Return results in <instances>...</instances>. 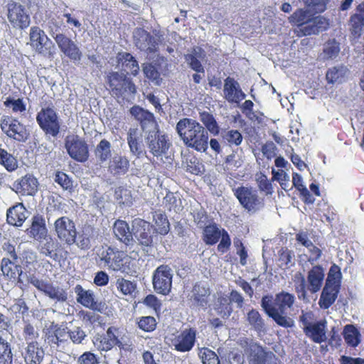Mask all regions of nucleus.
<instances>
[{"label": "nucleus", "instance_id": "nucleus-14", "mask_svg": "<svg viewBox=\"0 0 364 364\" xmlns=\"http://www.w3.org/2000/svg\"><path fill=\"white\" fill-rule=\"evenodd\" d=\"M7 18L14 28L24 30L31 23L30 15L24 6L11 1L6 5Z\"/></svg>", "mask_w": 364, "mask_h": 364}, {"label": "nucleus", "instance_id": "nucleus-27", "mask_svg": "<svg viewBox=\"0 0 364 364\" xmlns=\"http://www.w3.org/2000/svg\"><path fill=\"white\" fill-rule=\"evenodd\" d=\"M38 241V250L39 252L52 259L57 261L61 257L59 252L61 250V245L51 235H47Z\"/></svg>", "mask_w": 364, "mask_h": 364}, {"label": "nucleus", "instance_id": "nucleus-25", "mask_svg": "<svg viewBox=\"0 0 364 364\" xmlns=\"http://www.w3.org/2000/svg\"><path fill=\"white\" fill-rule=\"evenodd\" d=\"M54 39L65 56L74 62L81 60L82 52L70 38L63 33H58L54 37Z\"/></svg>", "mask_w": 364, "mask_h": 364}, {"label": "nucleus", "instance_id": "nucleus-28", "mask_svg": "<svg viewBox=\"0 0 364 364\" xmlns=\"http://www.w3.org/2000/svg\"><path fill=\"white\" fill-rule=\"evenodd\" d=\"M22 356L25 364H41L45 351L40 342L31 341L24 348Z\"/></svg>", "mask_w": 364, "mask_h": 364}, {"label": "nucleus", "instance_id": "nucleus-23", "mask_svg": "<svg viewBox=\"0 0 364 364\" xmlns=\"http://www.w3.org/2000/svg\"><path fill=\"white\" fill-rule=\"evenodd\" d=\"M210 294V287L201 282H198L192 288L190 300L194 306L206 309L209 306Z\"/></svg>", "mask_w": 364, "mask_h": 364}, {"label": "nucleus", "instance_id": "nucleus-47", "mask_svg": "<svg viewBox=\"0 0 364 364\" xmlns=\"http://www.w3.org/2000/svg\"><path fill=\"white\" fill-rule=\"evenodd\" d=\"M200 119L205 125V128L214 136L218 135L220 133V127L213 117V115L208 112L200 113Z\"/></svg>", "mask_w": 364, "mask_h": 364}, {"label": "nucleus", "instance_id": "nucleus-42", "mask_svg": "<svg viewBox=\"0 0 364 364\" xmlns=\"http://www.w3.org/2000/svg\"><path fill=\"white\" fill-rule=\"evenodd\" d=\"M4 106L14 114H23L26 111V103L23 97L16 99L9 96L4 101Z\"/></svg>", "mask_w": 364, "mask_h": 364}, {"label": "nucleus", "instance_id": "nucleus-49", "mask_svg": "<svg viewBox=\"0 0 364 364\" xmlns=\"http://www.w3.org/2000/svg\"><path fill=\"white\" fill-rule=\"evenodd\" d=\"M16 262L9 258H3L1 260V269L3 274L10 279H15L18 274V265L15 264Z\"/></svg>", "mask_w": 364, "mask_h": 364}, {"label": "nucleus", "instance_id": "nucleus-29", "mask_svg": "<svg viewBox=\"0 0 364 364\" xmlns=\"http://www.w3.org/2000/svg\"><path fill=\"white\" fill-rule=\"evenodd\" d=\"M14 191L22 196H34L38 191V181L31 173H27L14 183Z\"/></svg>", "mask_w": 364, "mask_h": 364}, {"label": "nucleus", "instance_id": "nucleus-33", "mask_svg": "<svg viewBox=\"0 0 364 364\" xmlns=\"http://www.w3.org/2000/svg\"><path fill=\"white\" fill-rule=\"evenodd\" d=\"M74 290L77 295L76 299L78 303L92 310H100L99 307L100 305L95 300V295L92 291L84 289L80 284H77Z\"/></svg>", "mask_w": 364, "mask_h": 364}, {"label": "nucleus", "instance_id": "nucleus-1", "mask_svg": "<svg viewBox=\"0 0 364 364\" xmlns=\"http://www.w3.org/2000/svg\"><path fill=\"white\" fill-rule=\"evenodd\" d=\"M295 302V296L285 291L275 294L264 295L261 300V306L265 314L279 326L291 328L294 321L288 316V311L291 309Z\"/></svg>", "mask_w": 364, "mask_h": 364}, {"label": "nucleus", "instance_id": "nucleus-9", "mask_svg": "<svg viewBox=\"0 0 364 364\" xmlns=\"http://www.w3.org/2000/svg\"><path fill=\"white\" fill-rule=\"evenodd\" d=\"M36 122L46 135L56 137L60 132V119L53 106L42 107L36 114Z\"/></svg>", "mask_w": 364, "mask_h": 364}, {"label": "nucleus", "instance_id": "nucleus-50", "mask_svg": "<svg viewBox=\"0 0 364 364\" xmlns=\"http://www.w3.org/2000/svg\"><path fill=\"white\" fill-rule=\"evenodd\" d=\"M306 9L311 13L316 14L323 13L326 9L328 0H301Z\"/></svg>", "mask_w": 364, "mask_h": 364}, {"label": "nucleus", "instance_id": "nucleus-61", "mask_svg": "<svg viewBox=\"0 0 364 364\" xmlns=\"http://www.w3.org/2000/svg\"><path fill=\"white\" fill-rule=\"evenodd\" d=\"M163 203L169 211L172 210L176 211L177 208H179L181 204V200L171 191L166 193V196L164 198Z\"/></svg>", "mask_w": 364, "mask_h": 364}, {"label": "nucleus", "instance_id": "nucleus-15", "mask_svg": "<svg viewBox=\"0 0 364 364\" xmlns=\"http://www.w3.org/2000/svg\"><path fill=\"white\" fill-rule=\"evenodd\" d=\"M54 230L58 238L63 243L71 246L76 242L77 229L73 220L62 216L54 222Z\"/></svg>", "mask_w": 364, "mask_h": 364}, {"label": "nucleus", "instance_id": "nucleus-48", "mask_svg": "<svg viewBox=\"0 0 364 364\" xmlns=\"http://www.w3.org/2000/svg\"><path fill=\"white\" fill-rule=\"evenodd\" d=\"M127 142L132 154L140 156L142 154V149L137 136L136 129H130L127 134Z\"/></svg>", "mask_w": 364, "mask_h": 364}, {"label": "nucleus", "instance_id": "nucleus-36", "mask_svg": "<svg viewBox=\"0 0 364 364\" xmlns=\"http://www.w3.org/2000/svg\"><path fill=\"white\" fill-rule=\"evenodd\" d=\"M67 330V328L52 323L46 332V336L48 343L58 345L60 343L65 341L68 333Z\"/></svg>", "mask_w": 364, "mask_h": 364}, {"label": "nucleus", "instance_id": "nucleus-21", "mask_svg": "<svg viewBox=\"0 0 364 364\" xmlns=\"http://www.w3.org/2000/svg\"><path fill=\"white\" fill-rule=\"evenodd\" d=\"M196 336L197 331L195 328L190 327L181 331L173 339L174 350L181 353L191 351L196 342Z\"/></svg>", "mask_w": 364, "mask_h": 364}, {"label": "nucleus", "instance_id": "nucleus-34", "mask_svg": "<svg viewBox=\"0 0 364 364\" xmlns=\"http://www.w3.org/2000/svg\"><path fill=\"white\" fill-rule=\"evenodd\" d=\"M28 235L36 240H41L48 235L46 221L41 215H35L32 218L30 228L27 230Z\"/></svg>", "mask_w": 364, "mask_h": 364}, {"label": "nucleus", "instance_id": "nucleus-12", "mask_svg": "<svg viewBox=\"0 0 364 364\" xmlns=\"http://www.w3.org/2000/svg\"><path fill=\"white\" fill-rule=\"evenodd\" d=\"M232 192L242 207L248 212H256L263 205L257 191L252 186H241L232 188Z\"/></svg>", "mask_w": 364, "mask_h": 364}, {"label": "nucleus", "instance_id": "nucleus-64", "mask_svg": "<svg viewBox=\"0 0 364 364\" xmlns=\"http://www.w3.org/2000/svg\"><path fill=\"white\" fill-rule=\"evenodd\" d=\"M98 363L97 355L90 351L83 353L77 359V364H97Z\"/></svg>", "mask_w": 364, "mask_h": 364}, {"label": "nucleus", "instance_id": "nucleus-20", "mask_svg": "<svg viewBox=\"0 0 364 364\" xmlns=\"http://www.w3.org/2000/svg\"><path fill=\"white\" fill-rule=\"evenodd\" d=\"M65 148L69 156L76 161L84 163L89 158V149L87 143L74 136L70 140H66Z\"/></svg>", "mask_w": 364, "mask_h": 364}, {"label": "nucleus", "instance_id": "nucleus-52", "mask_svg": "<svg viewBox=\"0 0 364 364\" xmlns=\"http://www.w3.org/2000/svg\"><path fill=\"white\" fill-rule=\"evenodd\" d=\"M54 181L63 190L68 191L70 193L74 191L73 181L65 172L60 171H56L55 173Z\"/></svg>", "mask_w": 364, "mask_h": 364}, {"label": "nucleus", "instance_id": "nucleus-62", "mask_svg": "<svg viewBox=\"0 0 364 364\" xmlns=\"http://www.w3.org/2000/svg\"><path fill=\"white\" fill-rule=\"evenodd\" d=\"M341 269L338 265L333 264L330 267L326 283H328L331 285H336L337 284L341 285Z\"/></svg>", "mask_w": 364, "mask_h": 364}, {"label": "nucleus", "instance_id": "nucleus-54", "mask_svg": "<svg viewBox=\"0 0 364 364\" xmlns=\"http://www.w3.org/2000/svg\"><path fill=\"white\" fill-rule=\"evenodd\" d=\"M144 76L159 85L162 81L161 74L152 63H144L142 67Z\"/></svg>", "mask_w": 364, "mask_h": 364}, {"label": "nucleus", "instance_id": "nucleus-10", "mask_svg": "<svg viewBox=\"0 0 364 364\" xmlns=\"http://www.w3.org/2000/svg\"><path fill=\"white\" fill-rule=\"evenodd\" d=\"M313 314L304 313L299 316V321L303 324V331L306 337L316 343H321L327 340V321L325 319L311 322Z\"/></svg>", "mask_w": 364, "mask_h": 364}, {"label": "nucleus", "instance_id": "nucleus-16", "mask_svg": "<svg viewBox=\"0 0 364 364\" xmlns=\"http://www.w3.org/2000/svg\"><path fill=\"white\" fill-rule=\"evenodd\" d=\"M249 364H282L272 351L266 350L261 345L251 343L245 349Z\"/></svg>", "mask_w": 364, "mask_h": 364}, {"label": "nucleus", "instance_id": "nucleus-63", "mask_svg": "<svg viewBox=\"0 0 364 364\" xmlns=\"http://www.w3.org/2000/svg\"><path fill=\"white\" fill-rule=\"evenodd\" d=\"M23 335L26 344L31 341H38L39 333L35 330L34 326L30 323H26L23 327Z\"/></svg>", "mask_w": 364, "mask_h": 364}, {"label": "nucleus", "instance_id": "nucleus-19", "mask_svg": "<svg viewBox=\"0 0 364 364\" xmlns=\"http://www.w3.org/2000/svg\"><path fill=\"white\" fill-rule=\"evenodd\" d=\"M151 227L150 223L144 219L138 218L132 220L133 234L143 247H149L153 245L154 237L151 232Z\"/></svg>", "mask_w": 364, "mask_h": 364}, {"label": "nucleus", "instance_id": "nucleus-5", "mask_svg": "<svg viewBox=\"0 0 364 364\" xmlns=\"http://www.w3.org/2000/svg\"><path fill=\"white\" fill-rule=\"evenodd\" d=\"M120 333L119 328L111 326L105 333H96L92 343L100 351L107 352L117 346L122 354L131 353L134 348L132 341L124 335L121 336Z\"/></svg>", "mask_w": 364, "mask_h": 364}, {"label": "nucleus", "instance_id": "nucleus-13", "mask_svg": "<svg viewBox=\"0 0 364 364\" xmlns=\"http://www.w3.org/2000/svg\"><path fill=\"white\" fill-rule=\"evenodd\" d=\"M145 142L149 152L156 157L166 154L171 145L168 135L163 134L159 129L149 131Z\"/></svg>", "mask_w": 364, "mask_h": 364}, {"label": "nucleus", "instance_id": "nucleus-18", "mask_svg": "<svg viewBox=\"0 0 364 364\" xmlns=\"http://www.w3.org/2000/svg\"><path fill=\"white\" fill-rule=\"evenodd\" d=\"M29 283L50 299L58 302H65L68 300L66 290L59 286H53L52 283L39 279L35 276L29 279Z\"/></svg>", "mask_w": 364, "mask_h": 364}, {"label": "nucleus", "instance_id": "nucleus-57", "mask_svg": "<svg viewBox=\"0 0 364 364\" xmlns=\"http://www.w3.org/2000/svg\"><path fill=\"white\" fill-rule=\"evenodd\" d=\"M247 318L255 330L261 331L264 326V321L258 311L252 309L247 313Z\"/></svg>", "mask_w": 364, "mask_h": 364}, {"label": "nucleus", "instance_id": "nucleus-7", "mask_svg": "<svg viewBox=\"0 0 364 364\" xmlns=\"http://www.w3.org/2000/svg\"><path fill=\"white\" fill-rule=\"evenodd\" d=\"M107 90L115 97L119 98L125 95H134L136 87L132 80L127 75L118 71H111L105 77Z\"/></svg>", "mask_w": 364, "mask_h": 364}, {"label": "nucleus", "instance_id": "nucleus-6", "mask_svg": "<svg viewBox=\"0 0 364 364\" xmlns=\"http://www.w3.org/2000/svg\"><path fill=\"white\" fill-rule=\"evenodd\" d=\"M325 277L324 269L321 265H314L308 272L307 284L304 277L299 273L295 278V291L299 299L304 300L307 296V290L311 294L318 292L322 287Z\"/></svg>", "mask_w": 364, "mask_h": 364}, {"label": "nucleus", "instance_id": "nucleus-30", "mask_svg": "<svg viewBox=\"0 0 364 364\" xmlns=\"http://www.w3.org/2000/svg\"><path fill=\"white\" fill-rule=\"evenodd\" d=\"M27 210L22 203H18L9 208L6 211L8 224L15 227H21L27 218Z\"/></svg>", "mask_w": 364, "mask_h": 364}, {"label": "nucleus", "instance_id": "nucleus-59", "mask_svg": "<svg viewBox=\"0 0 364 364\" xmlns=\"http://www.w3.org/2000/svg\"><path fill=\"white\" fill-rule=\"evenodd\" d=\"M138 327L145 332L154 331L157 325L156 318L154 316H142L137 322Z\"/></svg>", "mask_w": 364, "mask_h": 364}, {"label": "nucleus", "instance_id": "nucleus-2", "mask_svg": "<svg viewBox=\"0 0 364 364\" xmlns=\"http://www.w3.org/2000/svg\"><path fill=\"white\" fill-rule=\"evenodd\" d=\"M176 131L186 146L200 152L208 149V132L196 120L190 118L180 119L176 124Z\"/></svg>", "mask_w": 364, "mask_h": 364}, {"label": "nucleus", "instance_id": "nucleus-3", "mask_svg": "<svg viewBox=\"0 0 364 364\" xmlns=\"http://www.w3.org/2000/svg\"><path fill=\"white\" fill-rule=\"evenodd\" d=\"M99 257L100 262L109 270L122 272L130 276H135L137 274L138 262L115 247L102 246Z\"/></svg>", "mask_w": 364, "mask_h": 364}, {"label": "nucleus", "instance_id": "nucleus-11", "mask_svg": "<svg viewBox=\"0 0 364 364\" xmlns=\"http://www.w3.org/2000/svg\"><path fill=\"white\" fill-rule=\"evenodd\" d=\"M0 128L7 137L18 142H25L30 137L27 127L12 115H4L1 118Z\"/></svg>", "mask_w": 364, "mask_h": 364}, {"label": "nucleus", "instance_id": "nucleus-31", "mask_svg": "<svg viewBox=\"0 0 364 364\" xmlns=\"http://www.w3.org/2000/svg\"><path fill=\"white\" fill-rule=\"evenodd\" d=\"M356 13L350 16L349 19V30L355 38H359L364 27V2L356 6Z\"/></svg>", "mask_w": 364, "mask_h": 364}, {"label": "nucleus", "instance_id": "nucleus-40", "mask_svg": "<svg viewBox=\"0 0 364 364\" xmlns=\"http://www.w3.org/2000/svg\"><path fill=\"white\" fill-rule=\"evenodd\" d=\"M343 338L348 346L355 348L361 341V334L353 324H347L343 331Z\"/></svg>", "mask_w": 364, "mask_h": 364}, {"label": "nucleus", "instance_id": "nucleus-46", "mask_svg": "<svg viewBox=\"0 0 364 364\" xmlns=\"http://www.w3.org/2000/svg\"><path fill=\"white\" fill-rule=\"evenodd\" d=\"M95 153L100 163L102 164L107 161L112 155L110 142L105 139H102L97 145Z\"/></svg>", "mask_w": 364, "mask_h": 364}, {"label": "nucleus", "instance_id": "nucleus-44", "mask_svg": "<svg viewBox=\"0 0 364 364\" xmlns=\"http://www.w3.org/2000/svg\"><path fill=\"white\" fill-rule=\"evenodd\" d=\"M346 67L342 65L330 68L326 71V80L328 84L341 82L342 79L346 74Z\"/></svg>", "mask_w": 364, "mask_h": 364}, {"label": "nucleus", "instance_id": "nucleus-51", "mask_svg": "<svg viewBox=\"0 0 364 364\" xmlns=\"http://www.w3.org/2000/svg\"><path fill=\"white\" fill-rule=\"evenodd\" d=\"M340 44L335 39L328 40L323 46V54L325 59L336 58L340 53Z\"/></svg>", "mask_w": 364, "mask_h": 364}, {"label": "nucleus", "instance_id": "nucleus-8", "mask_svg": "<svg viewBox=\"0 0 364 364\" xmlns=\"http://www.w3.org/2000/svg\"><path fill=\"white\" fill-rule=\"evenodd\" d=\"M28 44L37 54L46 58L52 59L55 54V44L45 31L37 26L30 28Z\"/></svg>", "mask_w": 364, "mask_h": 364}, {"label": "nucleus", "instance_id": "nucleus-24", "mask_svg": "<svg viewBox=\"0 0 364 364\" xmlns=\"http://www.w3.org/2000/svg\"><path fill=\"white\" fill-rule=\"evenodd\" d=\"M129 112L132 116L139 123L144 132L149 129H153V130L159 129L154 114L149 110L140 106L134 105L130 108Z\"/></svg>", "mask_w": 364, "mask_h": 364}, {"label": "nucleus", "instance_id": "nucleus-55", "mask_svg": "<svg viewBox=\"0 0 364 364\" xmlns=\"http://www.w3.org/2000/svg\"><path fill=\"white\" fill-rule=\"evenodd\" d=\"M278 259L280 262L279 266L282 268L287 269L292 266V260L294 257V254L292 250H289L287 247H282L278 251Z\"/></svg>", "mask_w": 364, "mask_h": 364}, {"label": "nucleus", "instance_id": "nucleus-35", "mask_svg": "<svg viewBox=\"0 0 364 364\" xmlns=\"http://www.w3.org/2000/svg\"><path fill=\"white\" fill-rule=\"evenodd\" d=\"M117 63L122 65L124 71L133 76H136L139 72V66L136 58L129 53L121 52L117 56Z\"/></svg>", "mask_w": 364, "mask_h": 364}, {"label": "nucleus", "instance_id": "nucleus-58", "mask_svg": "<svg viewBox=\"0 0 364 364\" xmlns=\"http://www.w3.org/2000/svg\"><path fill=\"white\" fill-rule=\"evenodd\" d=\"M117 288L124 295H130L136 289V285L134 282L124 278H119L117 280Z\"/></svg>", "mask_w": 364, "mask_h": 364}, {"label": "nucleus", "instance_id": "nucleus-22", "mask_svg": "<svg viewBox=\"0 0 364 364\" xmlns=\"http://www.w3.org/2000/svg\"><path fill=\"white\" fill-rule=\"evenodd\" d=\"M134 43L141 50L148 54H154L158 51V42L156 38L142 28L135 31Z\"/></svg>", "mask_w": 364, "mask_h": 364}, {"label": "nucleus", "instance_id": "nucleus-32", "mask_svg": "<svg viewBox=\"0 0 364 364\" xmlns=\"http://www.w3.org/2000/svg\"><path fill=\"white\" fill-rule=\"evenodd\" d=\"M340 290V284L331 285L326 283L318 301L322 309H328L335 302Z\"/></svg>", "mask_w": 364, "mask_h": 364}, {"label": "nucleus", "instance_id": "nucleus-53", "mask_svg": "<svg viewBox=\"0 0 364 364\" xmlns=\"http://www.w3.org/2000/svg\"><path fill=\"white\" fill-rule=\"evenodd\" d=\"M12 361L10 345L0 336V364H12Z\"/></svg>", "mask_w": 364, "mask_h": 364}, {"label": "nucleus", "instance_id": "nucleus-17", "mask_svg": "<svg viewBox=\"0 0 364 364\" xmlns=\"http://www.w3.org/2000/svg\"><path fill=\"white\" fill-rule=\"evenodd\" d=\"M172 277L171 268L166 264L159 266L153 273L152 283L154 290L162 295H168L171 289Z\"/></svg>", "mask_w": 364, "mask_h": 364}, {"label": "nucleus", "instance_id": "nucleus-56", "mask_svg": "<svg viewBox=\"0 0 364 364\" xmlns=\"http://www.w3.org/2000/svg\"><path fill=\"white\" fill-rule=\"evenodd\" d=\"M198 355L203 364H220L218 355L208 348H201Z\"/></svg>", "mask_w": 364, "mask_h": 364}, {"label": "nucleus", "instance_id": "nucleus-39", "mask_svg": "<svg viewBox=\"0 0 364 364\" xmlns=\"http://www.w3.org/2000/svg\"><path fill=\"white\" fill-rule=\"evenodd\" d=\"M152 215L156 232L161 235H167L170 231V223L165 213L157 210L152 213Z\"/></svg>", "mask_w": 364, "mask_h": 364}, {"label": "nucleus", "instance_id": "nucleus-45", "mask_svg": "<svg viewBox=\"0 0 364 364\" xmlns=\"http://www.w3.org/2000/svg\"><path fill=\"white\" fill-rule=\"evenodd\" d=\"M0 165L7 171L12 172L18 168V161L6 149L0 148Z\"/></svg>", "mask_w": 364, "mask_h": 364}, {"label": "nucleus", "instance_id": "nucleus-26", "mask_svg": "<svg viewBox=\"0 0 364 364\" xmlns=\"http://www.w3.org/2000/svg\"><path fill=\"white\" fill-rule=\"evenodd\" d=\"M224 98L230 103L239 104L246 97L240 84L233 77H228L224 80Z\"/></svg>", "mask_w": 364, "mask_h": 364}, {"label": "nucleus", "instance_id": "nucleus-37", "mask_svg": "<svg viewBox=\"0 0 364 364\" xmlns=\"http://www.w3.org/2000/svg\"><path fill=\"white\" fill-rule=\"evenodd\" d=\"M129 168V161L125 156L115 155L109 162L108 171L113 176L124 175Z\"/></svg>", "mask_w": 364, "mask_h": 364}, {"label": "nucleus", "instance_id": "nucleus-41", "mask_svg": "<svg viewBox=\"0 0 364 364\" xmlns=\"http://www.w3.org/2000/svg\"><path fill=\"white\" fill-rule=\"evenodd\" d=\"M219 134L222 141L230 146H238L242 142V135L238 130L223 129Z\"/></svg>", "mask_w": 364, "mask_h": 364}, {"label": "nucleus", "instance_id": "nucleus-43", "mask_svg": "<svg viewBox=\"0 0 364 364\" xmlns=\"http://www.w3.org/2000/svg\"><path fill=\"white\" fill-rule=\"evenodd\" d=\"M223 234V229L220 230L216 224L207 225L203 230V241L206 245H213L216 244Z\"/></svg>", "mask_w": 364, "mask_h": 364}, {"label": "nucleus", "instance_id": "nucleus-38", "mask_svg": "<svg viewBox=\"0 0 364 364\" xmlns=\"http://www.w3.org/2000/svg\"><path fill=\"white\" fill-rule=\"evenodd\" d=\"M113 232L116 237L126 245H130L133 240L129 226L124 220H117L114 222L113 225Z\"/></svg>", "mask_w": 364, "mask_h": 364}, {"label": "nucleus", "instance_id": "nucleus-60", "mask_svg": "<svg viewBox=\"0 0 364 364\" xmlns=\"http://www.w3.org/2000/svg\"><path fill=\"white\" fill-rule=\"evenodd\" d=\"M256 182L258 188L261 191L265 192L267 194H272L273 192L272 185L265 174L259 172L256 175Z\"/></svg>", "mask_w": 364, "mask_h": 364}, {"label": "nucleus", "instance_id": "nucleus-4", "mask_svg": "<svg viewBox=\"0 0 364 364\" xmlns=\"http://www.w3.org/2000/svg\"><path fill=\"white\" fill-rule=\"evenodd\" d=\"M306 9H297L288 18L289 22L296 26L299 37L318 34L326 31L329 27L328 20L323 16H313Z\"/></svg>", "mask_w": 364, "mask_h": 364}]
</instances>
